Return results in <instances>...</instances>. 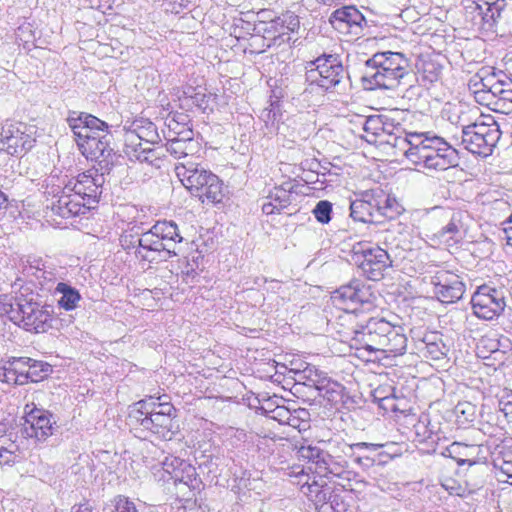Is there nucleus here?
Listing matches in <instances>:
<instances>
[{"instance_id": "nucleus-2", "label": "nucleus", "mask_w": 512, "mask_h": 512, "mask_svg": "<svg viewBox=\"0 0 512 512\" xmlns=\"http://www.w3.org/2000/svg\"><path fill=\"white\" fill-rule=\"evenodd\" d=\"M104 175L90 169L72 177L63 186L54 187L47 191V205L53 214L61 218H71L85 212L99 202L102 194Z\"/></svg>"}, {"instance_id": "nucleus-26", "label": "nucleus", "mask_w": 512, "mask_h": 512, "mask_svg": "<svg viewBox=\"0 0 512 512\" xmlns=\"http://www.w3.org/2000/svg\"><path fill=\"white\" fill-rule=\"evenodd\" d=\"M296 184L292 180L284 181L281 185L271 188L262 199V212L265 215L280 214L291 204L292 193Z\"/></svg>"}, {"instance_id": "nucleus-23", "label": "nucleus", "mask_w": 512, "mask_h": 512, "mask_svg": "<svg viewBox=\"0 0 512 512\" xmlns=\"http://www.w3.org/2000/svg\"><path fill=\"white\" fill-rule=\"evenodd\" d=\"M159 463L175 484H184L191 490L200 488L201 480L197 476L195 467L189 462L170 455L165 456Z\"/></svg>"}, {"instance_id": "nucleus-14", "label": "nucleus", "mask_w": 512, "mask_h": 512, "mask_svg": "<svg viewBox=\"0 0 512 512\" xmlns=\"http://www.w3.org/2000/svg\"><path fill=\"white\" fill-rule=\"evenodd\" d=\"M389 322L382 317H370L366 321L357 322L352 327V346L359 351L377 354L380 344L385 341L384 337L389 331Z\"/></svg>"}, {"instance_id": "nucleus-46", "label": "nucleus", "mask_w": 512, "mask_h": 512, "mask_svg": "<svg viewBox=\"0 0 512 512\" xmlns=\"http://www.w3.org/2000/svg\"><path fill=\"white\" fill-rule=\"evenodd\" d=\"M500 347L509 349V339L503 338L502 340H499L488 337L482 338L478 349L481 353H483L482 349H487V351L490 353L489 356H493L495 359H497V355L499 353H505V350H502Z\"/></svg>"}, {"instance_id": "nucleus-47", "label": "nucleus", "mask_w": 512, "mask_h": 512, "mask_svg": "<svg viewBox=\"0 0 512 512\" xmlns=\"http://www.w3.org/2000/svg\"><path fill=\"white\" fill-rule=\"evenodd\" d=\"M321 512H349V503L340 493L330 495L328 504L321 507Z\"/></svg>"}, {"instance_id": "nucleus-31", "label": "nucleus", "mask_w": 512, "mask_h": 512, "mask_svg": "<svg viewBox=\"0 0 512 512\" xmlns=\"http://www.w3.org/2000/svg\"><path fill=\"white\" fill-rule=\"evenodd\" d=\"M19 447L16 443V433L8 423H0V464L14 463Z\"/></svg>"}, {"instance_id": "nucleus-9", "label": "nucleus", "mask_w": 512, "mask_h": 512, "mask_svg": "<svg viewBox=\"0 0 512 512\" xmlns=\"http://www.w3.org/2000/svg\"><path fill=\"white\" fill-rule=\"evenodd\" d=\"M500 125L491 115H481L462 131L461 144L472 154L487 157L501 137Z\"/></svg>"}, {"instance_id": "nucleus-49", "label": "nucleus", "mask_w": 512, "mask_h": 512, "mask_svg": "<svg viewBox=\"0 0 512 512\" xmlns=\"http://www.w3.org/2000/svg\"><path fill=\"white\" fill-rule=\"evenodd\" d=\"M312 212L318 222L328 224L331 220L332 204L327 200H321L316 204Z\"/></svg>"}, {"instance_id": "nucleus-64", "label": "nucleus", "mask_w": 512, "mask_h": 512, "mask_svg": "<svg viewBox=\"0 0 512 512\" xmlns=\"http://www.w3.org/2000/svg\"><path fill=\"white\" fill-rule=\"evenodd\" d=\"M507 245L512 248V215L509 217L508 226L504 228Z\"/></svg>"}, {"instance_id": "nucleus-4", "label": "nucleus", "mask_w": 512, "mask_h": 512, "mask_svg": "<svg viewBox=\"0 0 512 512\" xmlns=\"http://www.w3.org/2000/svg\"><path fill=\"white\" fill-rule=\"evenodd\" d=\"M182 240L176 223L164 220L156 222L148 231L141 234H122L120 244L139 262L159 263L176 256V245Z\"/></svg>"}, {"instance_id": "nucleus-10", "label": "nucleus", "mask_w": 512, "mask_h": 512, "mask_svg": "<svg viewBox=\"0 0 512 512\" xmlns=\"http://www.w3.org/2000/svg\"><path fill=\"white\" fill-rule=\"evenodd\" d=\"M504 7V0H466L465 16L477 30L504 34L506 29L503 20L508 17Z\"/></svg>"}, {"instance_id": "nucleus-5", "label": "nucleus", "mask_w": 512, "mask_h": 512, "mask_svg": "<svg viewBox=\"0 0 512 512\" xmlns=\"http://www.w3.org/2000/svg\"><path fill=\"white\" fill-rule=\"evenodd\" d=\"M67 122L79 151L87 160L97 161L111 154L112 135L106 122L85 112H72Z\"/></svg>"}, {"instance_id": "nucleus-12", "label": "nucleus", "mask_w": 512, "mask_h": 512, "mask_svg": "<svg viewBox=\"0 0 512 512\" xmlns=\"http://www.w3.org/2000/svg\"><path fill=\"white\" fill-rule=\"evenodd\" d=\"M36 132L34 125L6 120L0 130V150L12 156L26 153L34 146Z\"/></svg>"}, {"instance_id": "nucleus-48", "label": "nucleus", "mask_w": 512, "mask_h": 512, "mask_svg": "<svg viewBox=\"0 0 512 512\" xmlns=\"http://www.w3.org/2000/svg\"><path fill=\"white\" fill-rule=\"evenodd\" d=\"M505 464H512V440L498 446L497 456L494 459V466L497 469L504 467Z\"/></svg>"}, {"instance_id": "nucleus-42", "label": "nucleus", "mask_w": 512, "mask_h": 512, "mask_svg": "<svg viewBox=\"0 0 512 512\" xmlns=\"http://www.w3.org/2000/svg\"><path fill=\"white\" fill-rule=\"evenodd\" d=\"M384 114L371 115L363 119L362 136L368 143L377 144L379 141L380 128L383 125Z\"/></svg>"}, {"instance_id": "nucleus-28", "label": "nucleus", "mask_w": 512, "mask_h": 512, "mask_svg": "<svg viewBox=\"0 0 512 512\" xmlns=\"http://www.w3.org/2000/svg\"><path fill=\"white\" fill-rule=\"evenodd\" d=\"M388 330L384 337L385 341L380 344L378 353L384 354L385 357L403 355L407 348V337L403 327L389 322Z\"/></svg>"}, {"instance_id": "nucleus-29", "label": "nucleus", "mask_w": 512, "mask_h": 512, "mask_svg": "<svg viewBox=\"0 0 512 512\" xmlns=\"http://www.w3.org/2000/svg\"><path fill=\"white\" fill-rule=\"evenodd\" d=\"M479 453L480 447L478 445L453 442L442 450L441 455L454 459L459 466L465 464L472 466L480 462Z\"/></svg>"}, {"instance_id": "nucleus-15", "label": "nucleus", "mask_w": 512, "mask_h": 512, "mask_svg": "<svg viewBox=\"0 0 512 512\" xmlns=\"http://www.w3.org/2000/svg\"><path fill=\"white\" fill-rule=\"evenodd\" d=\"M333 304L347 313L355 314L359 307L370 310L374 306L375 296L370 287L360 280H352L333 292Z\"/></svg>"}, {"instance_id": "nucleus-21", "label": "nucleus", "mask_w": 512, "mask_h": 512, "mask_svg": "<svg viewBox=\"0 0 512 512\" xmlns=\"http://www.w3.org/2000/svg\"><path fill=\"white\" fill-rule=\"evenodd\" d=\"M123 130L124 148L139 147L142 145H154L160 141L156 125L147 118H138L127 121Z\"/></svg>"}, {"instance_id": "nucleus-18", "label": "nucleus", "mask_w": 512, "mask_h": 512, "mask_svg": "<svg viewBox=\"0 0 512 512\" xmlns=\"http://www.w3.org/2000/svg\"><path fill=\"white\" fill-rule=\"evenodd\" d=\"M11 321L26 331L45 333L52 328L53 317L49 307L25 301L17 303V315H11Z\"/></svg>"}, {"instance_id": "nucleus-41", "label": "nucleus", "mask_w": 512, "mask_h": 512, "mask_svg": "<svg viewBox=\"0 0 512 512\" xmlns=\"http://www.w3.org/2000/svg\"><path fill=\"white\" fill-rule=\"evenodd\" d=\"M345 467L346 461L343 458L334 457L326 451L317 469V473L320 477L328 475L339 477L344 473Z\"/></svg>"}, {"instance_id": "nucleus-25", "label": "nucleus", "mask_w": 512, "mask_h": 512, "mask_svg": "<svg viewBox=\"0 0 512 512\" xmlns=\"http://www.w3.org/2000/svg\"><path fill=\"white\" fill-rule=\"evenodd\" d=\"M168 135H165V150L174 158L181 159L193 155L198 150V143L194 140L192 129L187 128L175 131L169 123Z\"/></svg>"}, {"instance_id": "nucleus-63", "label": "nucleus", "mask_w": 512, "mask_h": 512, "mask_svg": "<svg viewBox=\"0 0 512 512\" xmlns=\"http://www.w3.org/2000/svg\"><path fill=\"white\" fill-rule=\"evenodd\" d=\"M499 470L501 474L507 477L504 481L512 485V464H505V466L499 468Z\"/></svg>"}, {"instance_id": "nucleus-44", "label": "nucleus", "mask_w": 512, "mask_h": 512, "mask_svg": "<svg viewBox=\"0 0 512 512\" xmlns=\"http://www.w3.org/2000/svg\"><path fill=\"white\" fill-rule=\"evenodd\" d=\"M325 452L326 451L318 444L313 443H304L297 449L298 458L314 464L316 470L318 469Z\"/></svg>"}, {"instance_id": "nucleus-30", "label": "nucleus", "mask_w": 512, "mask_h": 512, "mask_svg": "<svg viewBox=\"0 0 512 512\" xmlns=\"http://www.w3.org/2000/svg\"><path fill=\"white\" fill-rule=\"evenodd\" d=\"M31 358L19 357L8 360L0 367V381L16 385L26 384L25 374Z\"/></svg>"}, {"instance_id": "nucleus-11", "label": "nucleus", "mask_w": 512, "mask_h": 512, "mask_svg": "<svg viewBox=\"0 0 512 512\" xmlns=\"http://www.w3.org/2000/svg\"><path fill=\"white\" fill-rule=\"evenodd\" d=\"M289 373L293 374L296 383L315 388L320 396L332 404H337L343 398L344 386L314 365L300 363L299 367L290 368Z\"/></svg>"}, {"instance_id": "nucleus-38", "label": "nucleus", "mask_w": 512, "mask_h": 512, "mask_svg": "<svg viewBox=\"0 0 512 512\" xmlns=\"http://www.w3.org/2000/svg\"><path fill=\"white\" fill-rule=\"evenodd\" d=\"M461 221L459 218V213H453L449 223L442 227L436 234L440 244H444L447 246H452L457 243L461 238Z\"/></svg>"}, {"instance_id": "nucleus-40", "label": "nucleus", "mask_w": 512, "mask_h": 512, "mask_svg": "<svg viewBox=\"0 0 512 512\" xmlns=\"http://www.w3.org/2000/svg\"><path fill=\"white\" fill-rule=\"evenodd\" d=\"M48 266L42 258L29 256L22 265V274L29 282L38 285Z\"/></svg>"}, {"instance_id": "nucleus-16", "label": "nucleus", "mask_w": 512, "mask_h": 512, "mask_svg": "<svg viewBox=\"0 0 512 512\" xmlns=\"http://www.w3.org/2000/svg\"><path fill=\"white\" fill-rule=\"evenodd\" d=\"M56 420L52 413L37 408L34 403L26 404L24 408L21 433L35 444L44 443L54 433Z\"/></svg>"}, {"instance_id": "nucleus-37", "label": "nucleus", "mask_w": 512, "mask_h": 512, "mask_svg": "<svg viewBox=\"0 0 512 512\" xmlns=\"http://www.w3.org/2000/svg\"><path fill=\"white\" fill-rule=\"evenodd\" d=\"M54 293L60 295L57 300L59 308L65 311H72L76 309L81 301L82 297L80 292L65 282H58Z\"/></svg>"}, {"instance_id": "nucleus-62", "label": "nucleus", "mask_w": 512, "mask_h": 512, "mask_svg": "<svg viewBox=\"0 0 512 512\" xmlns=\"http://www.w3.org/2000/svg\"><path fill=\"white\" fill-rule=\"evenodd\" d=\"M196 265V268H194L193 264H190L189 262L185 266V268L182 270V274L184 275L185 279L188 280L189 278L193 279L196 275H198L197 268L198 265L195 261H193Z\"/></svg>"}, {"instance_id": "nucleus-36", "label": "nucleus", "mask_w": 512, "mask_h": 512, "mask_svg": "<svg viewBox=\"0 0 512 512\" xmlns=\"http://www.w3.org/2000/svg\"><path fill=\"white\" fill-rule=\"evenodd\" d=\"M124 153L131 161H139L152 166L159 167L162 156V148H152L151 145H142L139 147L124 148Z\"/></svg>"}, {"instance_id": "nucleus-3", "label": "nucleus", "mask_w": 512, "mask_h": 512, "mask_svg": "<svg viewBox=\"0 0 512 512\" xmlns=\"http://www.w3.org/2000/svg\"><path fill=\"white\" fill-rule=\"evenodd\" d=\"M177 410L168 395L148 396L130 406L128 421L135 436L148 434L169 441L179 432Z\"/></svg>"}, {"instance_id": "nucleus-59", "label": "nucleus", "mask_w": 512, "mask_h": 512, "mask_svg": "<svg viewBox=\"0 0 512 512\" xmlns=\"http://www.w3.org/2000/svg\"><path fill=\"white\" fill-rule=\"evenodd\" d=\"M179 103L180 108L186 111H191L196 108L193 96L191 92H189V88L186 91H183V94L179 96Z\"/></svg>"}, {"instance_id": "nucleus-20", "label": "nucleus", "mask_w": 512, "mask_h": 512, "mask_svg": "<svg viewBox=\"0 0 512 512\" xmlns=\"http://www.w3.org/2000/svg\"><path fill=\"white\" fill-rule=\"evenodd\" d=\"M349 455L355 461L366 460L365 467H370L374 464L382 465L390 461L398 454L396 445L393 442L388 443H368L357 442L348 444Z\"/></svg>"}, {"instance_id": "nucleus-6", "label": "nucleus", "mask_w": 512, "mask_h": 512, "mask_svg": "<svg viewBox=\"0 0 512 512\" xmlns=\"http://www.w3.org/2000/svg\"><path fill=\"white\" fill-rule=\"evenodd\" d=\"M409 72V60L400 52H377L365 62L361 80L368 90L393 89Z\"/></svg>"}, {"instance_id": "nucleus-32", "label": "nucleus", "mask_w": 512, "mask_h": 512, "mask_svg": "<svg viewBox=\"0 0 512 512\" xmlns=\"http://www.w3.org/2000/svg\"><path fill=\"white\" fill-rule=\"evenodd\" d=\"M477 111L474 108H470L465 103H447L442 111V115L451 124L460 126L463 130L470 126L472 121V114H476Z\"/></svg>"}, {"instance_id": "nucleus-27", "label": "nucleus", "mask_w": 512, "mask_h": 512, "mask_svg": "<svg viewBox=\"0 0 512 512\" xmlns=\"http://www.w3.org/2000/svg\"><path fill=\"white\" fill-rule=\"evenodd\" d=\"M375 190H366L360 194V197L351 201L350 216L353 220L363 223L375 221L377 214Z\"/></svg>"}, {"instance_id": "nucleus-8", "label": "nucleus", "mask_w": 512, "mask_h": 512, "mask_svg": "<svg viewBox=\"0 0 512 512\" xmlns=\"http://www.w3.org/2000/svg\"><path fill=\"white\" fill-rule=\"evenodd\" d=\"M175 173L183 186L203 203L222 202L225 196L223 182L202 165L191 161L181 162L175 166Z\"/></svg>"}, {"instance_id": "nucleus-53", "label": "nucleus", "mask_w": 512, "mask_h": 512, "mask_svg": "<svg viewBox=\"0 0 512 512\" xmlns=\"http://www.w3.org/2000/svg\"><path fill=\"white\" fill-rule=\"evenodd\" d=\"M499 410L512 421V391L503 390L498 401Z\"/></svg>"}, {"instance_id": "nucleus-51", "label": "nucleus", "mask_w": 512, "mask_h": 512, "mask_svg": "<svg viewBox=\"0 0 512 512\" xmlns=\"http://www.w3.org/2000/svg\"><path fill=\"white\" fill-rule=\"evenodd\" d=\"M142 505L137 506L133 501L125 496L115 498L114 510L112 512H143Z\"/></svg>"}, {"instance_id": "nucleus-7", "label": "nucleus", "mask_w": 512, "mask_h": 512, "mask_svg": "<svg viewBox=\"0 0 512 512\" xmlns=\"http://www.w3.org/2000/svg\"><path fill=\"white\" fill-rule=\"evenodd\" d=\"M348 78L341 56L336 53H322L305 63L304 94L319 92L321 95L336 91Z\"/></svg>"}, {"instance_id": "nucleus-22", "label": "nucleus", "mask_w": 512, "mask_h": 512, "mask_svg": "<svg viewBox=\"0 0 512 512\" xmlns=\"http://www.w3.org/2000/svg\"><path fill=\"white\" fill-rule=\"evenodd\" d=\"M431 284L437 300L446 304L460 300L465 292L460 276L447 270L437 271L431 278Z\"/></svg>"}, {"instance_id": "nucleus-58", "label": "nucleus", "mask_w": 512, "mask_h": 512, "mask_svg": "<svg viewBox=\"0 0 512 512\" xmlns=\"http://www.w3.org/2000/svg\"><path fill=\"white\" fill-rule=\"evenodd\" d=\"M390 230L406 238L413 232V227L408 221H397L391 224Z\"/></svg>"}, {"instance_id": "nucleus-61", "label": "nucleus", "mask_w": 512, "mask_h": 512, "mask_svg": "<svg viewBox=\"0 0 512 512\" xmlns=\"http://www.w3.org/2000/svg\"><path fill=\"white\" fill-rule=\"evenodd\" d=\"M11 315H17V306L0 301V317L6 316L11 321Z\"/></svg>"}, {"instance_id": "nucleus-55", "label": "nucleus", "mask_w": 512, "mask_h": 512, "mask_svg": "<svg viewBox=\"0 0 512 512\" xmlns=\"http://www.w3.org/2000/svg\"><path fill=\"white\" fill-rule=\"evenodd\" d=\"M423 78L430 83L435 82L440 74V68L437 67L433 62H423L422 67Z\"/></svg>"}, {"instance_id": "nucleus-43", "label": "nucleus", "mask_w": 512, "mask_h": 512, "mask_svg": "<svg viewBox=\"0 0 512 512\" xmlns=\"http://www.w3.org/2000/svg\"><path fill=\"white\" fill-rule=\"evenodd\" d=\"M494 79L495 75L483 77L478 73L469 80V90L473 94L475 101L480 105L484 106L480 94H488L490 92Z\"/></svg>"}, {"instance_id": "nucleus-24", "label": "nucleus", "mask_w": 512, "mask_h": 512, "mask_svg": "<svg viewBox=\"0 0 512 512\" xmlns=\"http://www.w3.org/2000/svg\"><path fill=\"white\" fill-rule=\"evenodd\" d=\"M484 106L491 110L510 113L512 111V79L505 76L504 79L495 77L488 94H480Z\"/></svg>"}, {"instance_id": "nucleus-19", "label": "nucleus", "mask_w": 512, "mask_h": 512, "mask_svg": "<svg viewBox=\"0 0 512 512\" xmlns=\"http://www.w3.org/2000/svg\"><path fill=\"white\" fill-rule=\"evenodd\" d=\"M355 260L363 275L372 281L382 279L384 272L392 265L388 252L379 246L357 250Z\"/></svg>"}, {"instance_id": "nucleus-35", "label": "nucleus", "mask_w": 512, "mask_h": 512, "mask_svg": "<svg viewBox=\"0 0 512 512\" xmlns=\"http://www.w3.org/2000/svg\"><path fill=\"white\" fill-rule=\"evenodd\" d=\"M420 351L424 357L431 360H440L447 356L449 347L444 343L443 336L437 332L427 333L422 340Z\"/></svg>"}, {"instance_id": "nucleus-54", "label": "nucleus", "mask_w": 512, "mask_h": 512, "mask_svg": "<svg viewBox=\"0 0 512 512\" xmlns=\"http://www.w3.org/2000/svg\"><path fill=\"white\" fill-rule=\"evenodd\" d=\"M335 493L331 490V487L326 484L317 495H313L311 502L314 504L315 510L321 512V507L324 504H328L330 495Z\"/></svg>"}, {"instance_id": "nucleus-34", "label": "nucleus", "mask_w": 512, "mask_h": 512, "mask_svg": "<svg viewBox=\"0 0 512 512\" xmlns=\"http://www.w3.org/2000/svg\"><path fill=\"white\" fill-rule=\"evenodd\" d=\"M374 190L378 215L394 219L403 214L405 209L395 196L386 193L380 188H376Z\"/></svg>"}, {"instance_id": "nucleus-45", "label": "nucleus", "mask_w": 512, "mask_h": 512, "mask_svg": "<svg viewBox=\"0 0 512 512\" xmlns=\"http://www.w3.org/2000/svg\"><path fill=\"white\" fill-rule=\"evenodd\" d=\"M51 372L52 367L50 364L31 359L25 374L26 384L29 382H39L46 378Z\"/></svg>"}, {"instance_id": "nucleus-50", "label": "nucleus", "mask_w": 512, "mask_h": 512, "mask_svg": "<svg viewBox=\"0 0 512 512\" xmlns=\"http://www.w3.org/2000/svg\"><path fill=\"white\" fill-rule=\"evenodd\" d=\"M16 39L23 42L24 44L32 43L36 39V30L33 24L24 21L18 26L15 31Z\"/></svg>"}, {"instance_id": "nucleus-57", "label": "nucleus", "mask_w": 512, "mask_h": 512, "mask_svg": "<svg viewBox=\"0 0 512 512\" xmlns=\"http://www.w3.org/2000/svg\"><path fill=\"white\" fill-rule=\"evenodd\" d=\"M58 277L56 269L49 265L38 285L41 288L49 289V286L54 284Z\"/></svg>"}, {"instance_id": "nucleus-33", "label": "nucleus", "mask_w": 512, "mask_h": 512, "mask_svg": "<svg viewBox=\"0 0 512 512\" xmlns=\"http://www.w3.org/2000/svg\"><path fill=\"white\" fill-rule=\"evenodd\" d=\"M330 22L338 30H348L353 27H361L365 18L354 6H344L332 13Z\"/></svg>"}, {"instance_id": "nucleus-17", "label": "nucleus", "mask_w": 512, "mask_h": 512, "mask_svg": "<svg viewBox=\"0 0 512 512\" xmlns=\"http://www.w3.org/2000/svg\"><path fill=\"white\" fill-rule=\"evenodd\" d=\"M471 305L479 319L490 321L498 318L506 307L504 291L489 285L479 286L472 295Z\"/></svg>"}, {"instance_id": "nucleus-52", "label": "nucleus", "mask_w": 512, "mask_h": 512, "mask_svg": "<svg viewBox=\"0 0 512 512\" xmlns=\"http://www.w3.org/2000/svg\"><path fill=\"white\" fill-rule=\"evenodd\" d=\"M189 92H191L193 96L194 105L196 106V109L205 112L209 107L211 95H208L205 92L197 90L193 87H189Z\"/></svg>"}, {"instance_id": "nucleus-39", "label": "nucleus", "mask_w": 512, "mask_h": 512, "mask_svg": "<svg viewBox=\"0 0 512 512\" xmlns=\"http://www.w3.org/2000/svg\"><path fill=\"white\" fill-rule=\"evenodd\" d=\"M296 478H298L297 485L300 486L301 492L310 501L313 499V495H317L318 492H320L321 489L327 484L322 477L317 479L316 476H311L304 473L303 469H301L300 472H297Z\"/></svg>"}, {"instance_id": "nucleus-60", "label": "nucleus", "mask_w": 512, "mask_h": 512, "mask_svg": "<svg viewBox=\"0 0 512 512\" xmlns=\"http://www.w3.org/2000/svg\"><path fill=\"white\" fill-rule=\"evenodd\" d=\"M289 417H291V411L284 406H278L275 410H273L272 418L279 421L281 424L286 425Z\"/></svg>"}, {"instance_id": "nucleus-1", "label": "nucleus", "mask_w": 512, "mask_h": 512, "mask_svg": "<svg viewBox=\"0 0 512 512\" xmlns=\"http://www.w3.org/2000/svg\"><path fill=\"white\" fill-rule=\"evenodd\" d=\"M379 144H388L394 154L404 155L422 169L444 171L457 165L458 153L445 139L429 132L407 133L401 124L388 115L380 128Z\"/></svg>"}, {"instance_id": "nucleus-13", "label": "nucleus", "mask_w": 512, "mask_h": 512, "mask_svg": "<svg viewBox=\"0 0 512 512\" xmlns=\"http://www.w3.org/2000/svg\"><path fill=\"white\" fill-rule=\"evenodd\" d=\"M300 28V20L297 15L291 12L282 14L271 21L258 23L254 30L260 35L252 37L253 42L263 41V46L270 47L275 44L290 42L291 35Z\"/></svg>"}, {"instance_id": "nucleus-56", "label": "nucleus", "mask_w": 512, "mask_h": 512, "mask_svg": "<svg viewBox=\"0 0 512 512\" xmlns=\"http://www.w3.org/2000/svg\"><path fill=\"white\" fill-rule=\"evenodd\" d=\"M308 415L309 414L305 409L291 411V417H289L286 425H289L293 428H300L302 422H304V425H307V423L304 421V418L308 417Z\"/></svg>"}]
</instances>
